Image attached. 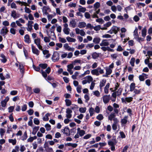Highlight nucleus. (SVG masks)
<instances>
[{"mask_svg":"<svg viewBox=\"0 0 152 152\" xmlns=\"http://www.w3.org/2000/svg\"><path fill=\"white\" fill-rule=\"evenodd\" d=\"M40 72L41 73H42V76L45 78H46V77H47V73L46 72H45L43 71V70H41L40 71Z\"/></svg>","mask_w":152,"mask_h":152,"instance_id":"nucleus-56","label":"nucleus"},{"mask_svg":"<svg viewBox=\"0 0 152 152\" xmlns=\"http://www.w3.org/2000/svg\"><path fill=\"white\" fill-rule=\"evenodd\" d=\"M50 32V31H48V30H46V32L48 36L50 38H51L52 37H53L52 38V40H54L56 38V36L54 31L53 32V33L50 32V33L49 34Z\"/></svg>","mask_w":152,"mask_h":152,"instance_id":"nucleus-12","label":"nucleus"},{"mask_svg":"<svg viewBox=\"0 0 152 152\" xmlns=\"http://www.w3.org/2000/svg\"><path fill=\"white\" fill-rule=\"evenodd\" d=\"M106 80L105 79H103L100 83L99 88L101 91L102 90V88L104 85Z\"/></svg>","mask_w":152,"mask_h":152,"instance_id":"nucleus-15","label":"nucleus"},{"mask_svg":"<svg viewBox=\"0 0 152 152\" xmlns=\"http://www.w3.org/2000/svg\"><path fill=\"white\" fill-rule=\"evenodd\" d=\"M72 111L71 109L68 108L66 109V117L67 118H71L72 117Z\"/></svg>","mask_w":152,"mask_h":152,"instance_id":"nucleus-9","label":"nucleus"},{"mask_svg":"<svg viewBox=\"0 0 152 152\" xmlns=\"http://www.w3.org/2000/svg\"><path fill=\"white\" fill-rule=\"evenodd\" d=\"M34 122L35 124L38 125L39 124V121L37 118H34Z\"/></svg>","mask_w":152,"mask_h":152,"instance_id":"nucleus-54","label":"nucleus"},{"mask_svg":"<svg viewBox=\"0 0 152 152\" xmlns=\"http://www.w3.org/2000/svg\"><path fill=\"white\" fill-rule=\"evenodd\" d=\"M84 79H86L88 82V83H90L93 80V78L90 75L86 76L84 78Z\"/></svg>","mask_w":152,"mask_h":152,"instance_id":"nucleus-21","label":"nucleus"},{"mask_svg":"<svg viewBox=\"0 0 152 152\" xmlns=\"http://www.w3.org/2000/svg\"><path fill=\"white\" fill-rule=\"evenodd\" d=\"M94 108L91 107L89 109V112L90 114V116H92L94 113Z\"/></svg>","mask_w":152,"mask_h":152,"instance_id":"nucleus-33","label":"nucleus"},{"mask_svg":"<svg viewBox=\"0 0 152 152\" xmlns=\"http://www.w3.org/2000/svg\"><path fill=\"white\" fill-rule=\"evenodd\" d=\"M11 15L14 18H16L19 17L17 16V13L16 11L14 10L12 11Z\"/></svg>","mask_w":152,"mask_h":152,"instance_id":"nucleus-31","label":"nucleus"},{"mask_svg":"<svg viewBox=\"0 0 152 152\" xmlns=\"http://www.w3.org/2000/svg\"><path fill=\"white\" fill-rule=\"evenodd\" d=\"M86 26V23L84 22H79L78 25V27L80 28H84Z\"/></svg>","mask_w":152,"mask_h":152,"instance_id":"nucleus-19","label":"nucleus"},{"mask_svg":"<svg viewBox=\"0 0 152 152\" xmlns=\"http://www.w3.org/2000/svg\"><path fill=\"white\" fill-rule=\"evenodd\" d=\"M25 42L28 43L31 42V40L30 39L29 36L28 34L26 35L24 37Z\"/></svg>","mask_w":152,"mask_h":152,"instance_id":"nucleus-17","label":"nucleus"},{"mask_svg":"<svg viewBox=\"0 0 152 152\" xmlns=\"http://www.w3.org/2000/svg\"><path fill=\"white\" fill-rule=\"evenodd\" d=\"M91 73L93 75H99V73L97 69L92 70L91 71Z\"/></svg>","mask_w":152,"mask_h":152,"instance_id":"nucleus-23","label":"nucleus"},{"mask_svg":"<svg viewBox=\"0 0 152 152\" xmlns=\"http://www.w3.org/2000/svg\"><path fill=\"white\" fill-rule=\"evenodd\" d=\"M112 30L113 31V33L115 34H116L117 33L118 31L119 30V28L115 26H113L111 28Z\"/></svg>","mask_w":152,"mask_h":152,"instance_id":"nucleus-22","label":"nucleus"},{"mask_svg":"<svg viewBox=\"0 0 152 152\" xmlns=\"http://www.w3.org/2000/svg\"><path fill=\"white\" fill-rule=\"evenodd\" d=\"M93 93L94 95L96 97H99L100 96V92L97 90L93 91Z\"/></svg>","mask_w":152,"mask_h":152,"instance_id":"nucleus-39","label":"nucleus"},{"mask_svg":"<svg viewBox=\"0 0 152 152\" xmlns=\"http://www.w3.org/2000/svg\"><path fill=\"white\" fill-rule=\"evenodd\" d=\"M14 109V107L13 106H10L8 108V110H9L8 112L9 113H11L12 112Z\"/></svg>","mask_w":152,"mask_h":152,"instance_id":"nucleus-64","label":"nucleus"},{"mask_svg":"<svg viewBox=\"0 0 152 152\" xmlns=\"http://www.w3.org/2000/svg\"><path fill=\"white\" fill-rule=\"evenodd\" d=\"M27 137V135L26 132H25L23 135V136L22 137V140L24 141L25 140H26Z\"/></svg>","mask_w":152,"mask_h":152,"instance_id":"nucleus-46","label":"nucleus"},{"mask_svg":"<svg viewBox=\"0 0 152 152\" xmlns=\"http://www.w3.org/2000/svg\"><path fill=\"white\" fill-rule=\"evenodd\" d=\"M61 131L66 135H68L69 134V129L67 127H65L64 129H62Z\"/></svg>","mask_w":152,"mask_h":152,"instance_id":"nucleus-13","label":"nucleus"},{"mask_svg":"<svg viewBox=\"0 0 152 152\" xmlns=\"http://www.w3.org/2000/svg\"><path fill=\"white\" fill-rule=\"evenodd\" d=\"M39 66L43 69H45L48 66V65L46 64H40L39 65Z\"/></svg>","mask_w":152,"mask_h":152,"instance_id":"nucleus-34","label":"nucleus"},{"mask_svg":"<svg viewBox=\"0 0 152 152\" xmlns=\"http://www.w3.org/2000/svg\"><path fill=\"white\" fill-rule=\"evenodd\" d=\"M77 134L75 135L74 138L77 139L79 138V136L82 137L85 134V132L83 130H81L80 128H78L77 129Z\"/></svg>","mask_w":152,"mask_h":152,"instance_id":"nucleus-1","label":"nucleus"},{"mask_svg":"<svg viewBox=\"0 0 152 152\" xmlns=\"http://www.w3.org/2000/svg\"><path fill=\"white\" fill-rule=\"evenodd\" d=\"M66 104V106H69L71 105L72 102L71 101L68 99H66L65 100Z\"/></svg>","mask_w":152,"mask_h":152,"instance_id":"nucleus-41","label":"nucleus"},{"mask_svg":"<svg viewBox=\"0 0 152 152\" xmlns=\"http://www.w3.org/2000/svg\"><path fill=\"white\" fill-rule=\"evenodd\" d=\"M34 43L37 45L38 48L39 49L42 50V47L41 45V40L39 38L35 39H34Z\"/></svg>","mask_w":152,"mask_h":152,"instance_id":"nucleus-4","label":"nucleus"},{"mask_svg":"<svg viewBox=\"0 0 152 152\" xmlns=\"http://www.w3.org/2000/svg\"><path fill=\"white\" fill-rule=\"evenodd\" d=\"M25 11L26 13L29 14L31 12L29 8H27L26 7H25Z\"/></svg>","mask_w":152,"mask_h":152,"instance_id":"nucleus-61","label":"nucleus"},{"mask_svg":"<svg viewBox=\"0 0 152 152\" xmlns=\"http://www.w3.org/2000/svg\"><path fill=\"white\" fill-rule=\"evenodd\" d=\"M59 41L63 43H65L66 42V40L64 38L59 37Z\"/></svg>","mask_w":152,"mask_h":152,"instance_id":"nucleus-50","label":"nucleus"},{"mask_svg":"<svg viewBox=\"0 0 152 152\" xmlns=\"http://www.w3.org/2000/svg\"><path fill=\"white\" fill-rule=\"evenodd\" d=\"M79 8L78 9V10L80 12H84L86 10V9L85 8L83 7L80 5H79Z\"/></svg>","mask_w":152,"mask_h":152,"instance_id":"nucleus-28","label":"nucleus"},{"mask_svg":"<svg viewBox=\"0 0 152 152\" xmlns=\"http://www.w3.org/2000/svg\"><path fill=\"white\" fill-rule=\"evenodd\" d=\"M33 23V22L31 21H28L27 24L28 27L26 28L27 30L31 32L32 29V24Z\"/></svg>","mask_w":152,"mask_h":152,"instance_id":"nucleus-11","label":"nucleus"},{"mask_svg":"<svg viewBox=\"0 0 152 152\" xmlns=\"http://www.w3.org/2000/svg\"><path fill=\"white\" fill-rule=\"evenodd\" d=\"M122 90L123 89L120 88L118 89L117 91H116L117 94V96H119L121 94Z\"/></svg>","mask_w":152,"mask_h":152,"instance_id":"nucleus-52","label":"nucleus"},{"mask_svg":"<svg viewBox=\"0 0 152 152\" xmlns=\"http://www.w3.org/2000/svg\"><path fill=\"white\" fill-rule=\"evenodd\" d=\"M148 15L149 20L151 21L152 20V12L148 13Z\"/></svg>","mask_w":152,"mask_h":152,"instance_id":"nucleus-60","label":"nucleus"},{"mask_svg":"<svg viewBox=\"0 0 152 152\" xmlns=\"http://www.w3.org/2000/svg\"><path fill=\"white\" fill-rule=\"evenodd\" d=\"M135 88V83H132L130 85V91H132L134 90Z\"/></svg>","mask_w":152,"mask_h":152,"instance_id":"nucleus-32","label":"nucleus"},{"mask_svg":"<svg viewBox=\"0 0 152 152\" xmlns=\"http://www.w3.org/2000/svg\"><path fill=\"white\" fill-rule=\"evenodd\" d=\"M76 22L75 20H72L70 22V25L71 27L75 28L76 26Z\"/></svg>","mask_w":152,"mask_h":152,"instance_id":"nucleus-35","label":"nucleus"},{"mask_svg":"<svg viewBox=\"0 0 152 152\" xmlns=\"http://www.w3.org/2000/svg\"><path fill=\"white\" fill-rule=\"evenodd\" d=\"M16 2L18 3L19 4H22L21 5H23L26 6H29V4L25 2H21L20 1H16Z\"/></svg>","mask_w":152,"mask_h":152,"instance_id":"nucleus-53","label":"nucleus"},{"mask_svg":"<svg viewBox=\"0 0 152 152\" xmlns=\"http://www.w3.org/2000/svg\"><path fill=\"white\" fill-rule=\"evenodd\" d=\"M135 61V59L134 58H131L130 61V64L132 66H134V63Z\"/></svg>","mask_w":152,"mask_h":152,"instance_id":"nucleus-45","label":"nucleus"},{"mask_svg":"<svg viewBox=\"0 0 152 152\" xmlns=\"http://www.w3.org/2000/svg\"><path fill=\"white\" fill-rule=\"evenodd\" d=\"M110 84L109 83L107 84L106 86L104 87V92L106 94H108L109 93V88L110 87Z\"/></svg>","mask_w":152,"mask_h":152,"instance_id":"nucleus-18","label":"nucleus"},{"mask_svg":"<svg viewBox=\"0 0 152 152\" xmlns=\"http://www.w3.org/2000/svg\"><path fill=\"white\" fill-rule=\"evenodd\" d=\"M119 134L120 137L121 138H126V136L123 132H119Z\"/></svg>","mask_w":152,"mask_h":152,"instance_id":"nucleus-51","label":"nucleus"},{"mask_svg":"<svg viewBox=\"0 0 152 152\" xmlns=\"http://www.w3.org/2000/svg\"><path fill=\"white\" fill-rule=\"evenodd\" d=\"M133 98L131 97L126 98V102H130L132 100Z\"/></svg>","mask_w":152,"mask_h":152,"instance_id":"nucleus-58","label":"nucleus"},{"mask_svg":"<svg viewBox=\"0 0 152 152\" xmlns=\"http://www.w3.org/2000/svg\"><path fill=\"white\" fill-rule=\"evenodd\" d=\"M96 118L97 119L99 120H101L103 119V117L102 114H99L96 116Z\"/></svg>","mask_w":152,"mask_h":152,"instance_id":"nucleus-57","label":"nucleus"},{"mask_svg":"<svg viewBox=\"0 0 152 152\" xmlns=\"http://www.w3.org/2000/svg\"><path fill=\"white\" fill-rule=\"evenodd\" d=\"M31 49L32 52L34 54L38 56L39 54V51L37 49L33 44L31 45Z\"/></svg>","mask_w":152,"mask_h":152,"instance_id":"nucleus-8","label":"nucleus"},{"mask_svg":"<svg viewBox=\"0 0 152 152\" xmlns=\"http://www.w3.org/2000/svg\"><path fill=\"white\" fill-rule=\"evenodd\" d=\"M86 109L85 107H81L79 109V111L81 113H85L86 111Z\"/></svg>","mask_w":152,"mask_h":152,"instance_id":"nucleus-42","label":"nucleus"},{"mask_svg":"<svg viewBox=\"0 0 152 152\" xmlns=\"http://www.w3.org/2000/svg\"><path fill=\"white\" fill-rule=\"evenodd\" d=\"M99 56L98 53H97L96 52L93 53L92 55V58L94 59H96Z\"/></svg>","mask_w":152,"mask_h":152,"instance_id":"nucleus-47","label":"nucleus"},{"mask_svg":"<svg viewBox=\"0 0 152 152\" xmlns=\"http://www.w3.org/2000/svg\"><path fill=\"white\" fill-rule=\"evenodd\" d=\"M68 25L67 23L63 24V31L64 33L66 35L69 34L70 29L68 28Z\"/></svg>","mask_w":152,"mask_h":152,"instance_id":"nucleus-2","label":"nucleus"},{"mask_svg":"<svg viewBox=\"0 0 152 152\" xmlns=\"http://www.w3.org/2000/svg\"><path fill=\"white\" fill-rule=\"evenodd\" d=\"M66 39L69 42H75L76 41V39H75L71 38L69 36L66 37Z\"/></svg>","mask_w":152,"mask_h":152,"instance_id":"nucleus-24","label":"nucleus"},{"mask_svg":"<svg viewBox=\"0 0 152 152\" xmlns=\"http://www.w3.org/2000/svg\"><path fill=\"white\" fill-rule=\"evenodd\" d=\"M18 91L15 90H13L11 91L10 92V94L12 95H15L17 94Z\"/></svg>","mask_w":152,"mask_h":152,"instance_id":"nucleus-63","label":"nucleus"},{"mask_svg":"<svg viewBox=\"0 0 152 152\" xmlns=\"http://www.w3.org/2000/svg\"><path fill=\"white\" fill-rule=\"evenodd\" d=\"M100 4L98 2H96L94 4V8L95 9V10L98 8L100 6Z\"/></svg>","mask_w":152,"mask_h":152,"instance_id":"nucleus-30","label":"nucleus"},{"mask_svg":"<svg viewBox=\"0 0 152 152\" xmlns=\"http://www.w3.org/2000/svg\"><path fill=\"white\" fill-rule=\"evenodd\" d=\"M115 113H111L108 116V119L112 121L115 118Z\"/></svg>","mask_w":152,"mask_h":152,"instance_id":"nucleus-25","label":"nucleus"},{"mask_svg":"<svg viewBox=\"0 0 152 152\" xmlns=\"http://www.w3.org/2000/svg\"><path fill=\"white\" fill-rule=\"evenodd\" d=\"M146 30L145 28H144L142 29V36L145 37L146 35Z\"/></svg>","mask_w":152,"mask_h":152,"instance_id":"nucleus-37","label":"nucleus"},{"mask_svg":"<svg viewBox=\"0 0 152 152\" xmlns=\"http://www.w3.org/2000/svg\"><path fill=\"white\" fill-rule=\"evenodd\" d=\"M84 16L86 19H89L91 18V15L88 12H85Z\"/></svg>","mask_w":152,"mask_h":152,"instance_id":"nucleus-44","label":"nucleus"},{"mask_svg":"<svg viewBox=\"0 0 152 152\" xmlns=\"http://www.w3.org/2000/svg\"><path fill=\"white\" fill-rule=\"evenodd\" d=\"M63 47L65 49L68 51H73L75 50L74 48L70 47L67 43L64 44Z\"/></svg>","mask_w":152,"mask_h":152,"instance_id":"nucleus-7","label":"nucleus"},{"mask_svg":"<svg viewBox=\"0 0 152 152\" xmlns=\"http://www.w3.org/2000/svg\"><path fill=\"white\" fill-rule=\"evenodd\" d=\"M16 30L14 28H11L10 32L12 34L15 35L16 34Z\"/></svg>","mask_w":152,"mask_h":152,"instance_id":"nucleus-48","label":"nucleus"},{"mask_svg":"<svg viewBox=\"0 0 152 152\" xmlns=\"http://www.w3.org/2000/svg\"><path fill=\"white\" fill-rule=\"evenodd\" d=\"M42 12L43 15H47L48 14V12H50L51 9L48 6H43L42 9Z\"/></svg>","mask_w":152,"mask_h":152,"instance_id":"nucleus-5","label":"nucleus"},{"mask_svg":"<svg viewBox=\"0 0 152 152\" xmlns=\"http://www.w3.org/2000/svg\"><path fill=\"white\" fill-rule=\"evenodd\" d=\"M100 41V39L99 37H96L94 38L93 40V42L95 44H98Z\"/></svg>","mask_w":152,"mask_h":152,"instance_id":"nucleus-29","label":"nucleus"},{"mask_svg":"<svg viewBox=\"0 0 152 152\" xmlns=\"http://www.w3.org/2000/svg\"><path fill=\"white\" fill-rule=\"evenodd\" d=\"M96 69L98 71V72L99 73V75L100 74H101L104 73V70L102 69L100 67H98Z\"/></svg>","mask_w":152,"mask_h":152,"instance_id":"nucleus-38","label":"nucleus"},{"mask_svg":"<svg viewBox=\"0 0 152 152\" xmlns=\"http://www.w3.org/2000/svg\"><path fill=\"white\" fill-rule=\"evenodd\" d=\"M50 114L49 113H47L45 115V116L43 118V120L44 121H48V120H49L48 117L49 116H50Z\"/></svg>","mask_w":152,"mask_h":152,"instance_id":"nucleus-36","label":"nucleus"},{"mask_svg":"<svg viewBox=\"0 0 152 152\" xmlns=\"http://www.w3.org/2000/svg\"><path fill=\"white\" fill-rule=\"evenodd\" d=\"M2 24L4 26H8L9 25V22L7 20L4 21L2 22Z\"/></svg>","mask_w":152,"mask_h":152,"instance_id":"nucleus-59","label":"nucleus"},{"mask_svg":"<svg viewBox=\"0 0 152 152\" xmlns=\"http://www.w3.org/2000/svg\"><path fill=\"white\" fill-rule=\"evenodd\" d=\"M109 45V43L106 39L103 40L102 42L100 44L101 46H107Z\"/></svg>","mask_w":152,"mask_h":152,"instance_id":"nucleus-16","label":"nucleus"},{"mask_svg":"<svg viewBox=\"0 0 152 152\" xmlns=\"http://www.w3.org/2000/svg\"><path fill=\"white\" fill-rule=\"evenodd\" d=\"M9 100V98L8 97H6L5 99L1 102V105L2 107H5L7 102Z\"/></svg>","mask_w":152,"mask_h":152,"instance_id":"nucleus-14","label":"nucleus"},{"mask_svg":"<svg viewBox=\"0 0 152 152\" xmlns=\"http://www.w3.org/2000/svg\"><path fill=\"white\" fill-rule=\"evenodd\" d=\"M8 31H9L7 27L6 26H4L0 30V34L2 36H4L7 34Z\"/></svg>","mask_w":152,"mask_h":152,"instance_id":"nucleus-6","label":"nucleus"},{"mask_svg":"<svg viewBox=\"0 0 152 152\" xmlns=\"http://www.w3.org/2000/svg\"><path fill=\"white\" fill-rule=\"evenodd\" d=\"M73 64L75 65L78 64H81L82 63V61L80 60L75 59L72 61Z\"/></svg>","mask_w":152,"mask_h":152,"instance_id":"nucleus-20","label":"nucleus"},{"mask_svg":"<svg viewBox=\"0 0 152 152\" xmlns=\"http://www.w3.org/2000/svg\"><path fill=\"white\" fill-rule=\"evenodd\" d=\"M50 38L48 37H45L44 38V41L45 42H49L50 41Z\"/></svg>","mask_w":152,"mask_h":152,"instance_id":"nucleus-49","label":"nucleus"},{"mask_svg":"<svg viewBox=\"0 0 152 152\" xmlns=\"http://www.w3.org/2000/svg\"><path fill=\"white\" fill-rule=\"evenodd\" d=\"M128 116H125L124 118L121 120V122L123 124H126L127 122Z\"/></svg>","mask_w":152,"mask_h":152,"instance_id":"nucleus-26","label":"nucleus"},{"mask_svg":"<svg viewBox=\"0 0 152 152\" xmlns=\"http://www.w3.org/2000/svg\"><path fill=\"white\" fill-rule=\"evenodd\" d=\"M8 141L9 143H12L13 145H16L17 142L16 140L15 139H9L8 140Z\"/></svg>","mask_w":152,"mask_h":152,"instance_id":"nucleus-27","label":"nucleus"},{"mask_svg":"<svg viewBox=\"0 0 152 152\" xmlns=\"http://www.w3.org/2000/svg\"><path fill=\"white\" fill-rule=\"evenodd\" d=\"M111 10L113 12H116L117 11L116 6L115 5H113L111 6Z\"/></svg>","mask_w":152,"mask_h":152,"instance_id":"nucleus-62","label":"nucleus"},{"mask_svg":"<svg viewBox=\"0 0 152 152\" xmlns=\"http://www.w3.org/2000/svg\"><path fill=\"white\" fill-rule=\"evenodd\" d=\"M137 31L138 29L137 27L135 28V30L134 31V35L135 38L137 37L138 36V33H137Z\"/></svg>","mask_w":152,"mask_h":152,"instance_id":"nucleus-43","label":"nucleus"},{"mask_svg":"<svg viewBox=\"0 0 152 152\" xmlns=\"http://www.w3.org/2000/svg\"><path fill=\"white\" fill-rule=\"evenodd\" d=\"M102 99L103 102L106 104L109 102L110 100V95L109 94L103 95Z\"/></svg>","mask_w":152,"mask_h":152,"instance_id":"nucleus-3","label":"nucleus"},{"mask_svg":"<svg viewBox=\"0 0 152 152\" xmlns=\"http://www.w3.org/2000/svg\"><path fill=\"white\" fill-rule=\"evenodd\" d=\"M45 127L47 131H50L51 129L50 125L48 124H46L45 125Z\"/></svg>","mask_w":152,"mask_h":152,"instance_id":"nucleus-40","label":"nucleus"},{"mask_svg":"<svg viewBox=\"0 0 152 152\" xmlns=\"http://www.w3.org/2000/svg\"><path fill=\"white\" fill-rule=\"evenodd\" d=\"M106 74L105 75H103V77H108V75L112 73V70L109 68L106 67Z\"/></svg>","mask_w":152,"mask_h":152,"instance_id":"nucleus-10","label":"nucleus"},{"mask_svg":"<svg viewBox=\"0 0 152 152\" xmlns=\"http://www.w3.org/2000/svg\"><path fill=\"white\" fill-rule=\"evenodd\" d=\"M5 132V130L2 128L0 129V134L1 136H3L4 133Z\"/></svg>","mask_w":152,"mask_h":152,"instance_id":"nucleus-55","label":"nucleus"}]
</instances>
